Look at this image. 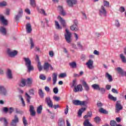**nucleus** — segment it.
Here are the masks:
<instances>
[{
  "label": "nucleus",
  "mask_w": 126,
  "mask_h": 126,
  "mask_svg": "<svg viewBox=\"0 0 126 126\" xmlns=\"http://www.w3.org/2000/svg\"><path fill=\"white\" fill-rule=\"evenodd\" d=\"M65 33H64V37L66 42L68 43V44L70 43L72 41V38H71V32H69L68 29H66L65 30Z\"/></svg>",
  "instance_id": "nucleus-2"
},
{
  "label": "nucleus",
  "mask_w": 126,
  "mask_h": 126,
  "mask_svg": "<svg viewBox=\"0 0 126 126\" xmlns=\"http://www.w3.org/2000/svg\"><path fill=\"white\" fill-rule=\"evenodd\" d=\"M18 123H19V118H18L17 115H15L14 119H13L11 122L10 126H16Z\"/></svg>",
  "instance_id": "nucleus-9"
},
{
  "label": "nucleus",
  "mask_w": 126,
  "mask_h": 126,
  "mask_svg": "<svg viewBox=\"0 0 126 126\" xmlns=\"http://www.w3.org/2000/svg\"><path fill=\"white\" fill-rule=\"evenodd\" d=\"M24 61L25 62V64L27 68L28 72H31L34 70V66L32 65L31 60L29 58H24Z\"/></svg>",
  "instance_id": "nucleus-1"
},
{
  "label": "nucleus",
  "mask_w": 126,
  "mask_h": 126,
  "mask_svg": "<svg viewBox=\"0 0 126 126\" xmlns=\"http://www.w3.org/2000/svg\"><path fill=\"white\" fill-rule=\"evenodd\" d=\"M58 10L60 11L61 14H62V15L63 16H65V15H66V13H65V11L63 9V6L59 5L58 7Z\"/></svg>",
  "instance_id": "nucleus-13"
},
{
  "label": "nucleus",
  "mask_w": 126,
  "mask_h": 126,
  "mask_svg": "<svg viewBox=\"0 0 126 126\" xmlns=\"http://www.w3.org/2000/svg\"><path fill=\"white\" fill-rule=\"evenodd\" d=\"M19 85L20 87H24L26 85V80L24 79H22Z\"/></svg>",
  "instance_id": "nucleus-29"
},
{
  "label": "nucleus",
  "mask_w": 126,
  "mask_h": 126,
  "mask_svg": "<svg viewBox=\"0 0 126 126\" xmlns=\"http://www.w3.org/2000/svg\"><path fill=\"white\" fill-rule=\"evenodd\" d=\"M72 103L73 105H75L76 106H84V107H86V106H87V104H88V102L87 101H81L79 100H73Z\"/></svg>",
  "instance_id": "nucleus-3"
},
{
  "label": "nucleus",
  "mask_w": 126,
  "mask_h": 126,
  "mask_svg": "<svg viewBox=\"0 0 126 126\" xmlns=\"http://www.w3.org/2000/svg\"><path fill=\"white\" fill-rule=\"evenodd\" d=\"M30 44H31V49H33L34 48V42H33V39L32 38H30Z\"/></svg>",
  "instance_id": "nucleus-49"
},
{
  "label": "nucleus",
  "mask_w": 126,
  "mask_h": 126,
  "mask_svg": "<svg viewBox=\"0 0 126 126\" xmlns=\"http://www.w3.org/2000/svg\"><path fill=\"white\" fill-rule=\"evenodd\" d=\"M7 54L10 58H14L16 56H17L18 52L16 50H11L9 49H7Z\"/></svg>",
  "instance_id": "nucleus-5"
},
{
  "label": "nucleus",
  "mask_w": 126,
  "mask_h": 126,
  "mask_svg": "<svg viewBox=\"0 0 126 126\" xmlns=\"http://www.w3.org/2000/svg\"><path fill=\"white\" fill-rule=\"evenodd\" d=\"M99 15L100 16H104V17H106L107 16V10L105 7L103 5H101L100 8L99 9Z\"/></svg>",
  "instance_id": "nucleus-6"
},
{
  "label": "nucleus",
  "mask_w": 126,
  "mask_h": 126,
  "mask_svg": "<svg viewBox=\"0 0 126 126\" xmlns=\"http://www.w3.org/2000/svg\"><path fill=\"white\" fill-rule=\"evenodd\" d=\"M45 101L46 104H47V106H48L49 108H53V101H52V99H51V97H46Z\"/></svg>",
  "instance_id": "nucleus-10"
},
{
  "label": "nucleus",
  "mask_w": 126,
  "mask_h": 126,
  "mask_svg": "<svg viewBox=\"0 0 126 126\" xmlns=\"http://www.w3.org/2000/svg\"><path fill=\"white\" fill-rule=\"evenodd\" d=\"M111 91L112 92H113V93H115V94H119V92H118V90H116V89H112Z\"/></svg>",
  "instance_id": "nucleus-59"
},
{
  "label": "nucleus",
  "mask_w": 126,
  "mask_h": 126,
  "mask_svg": "<svg viewBox=\"0 0 126 126\" xmlns=\"http://www.w3.org/2000/svg\"><path fill=\"white\" fill-rule=\"evenodd\" d=\"M92 117V112L89 111L88 112L87 115H85L84 119H88V118H91Z\"/></svg>",
  "instance_id": "nucleus-33"
},
{
  "label": "nucleus",
  "mask_w": 126,
  "mask_h": 126,
  "mask_svg": "<svg viewBox=\"0 0 126 126\" xmlns=\"http://www.w3.org/2000/svg\"><path fill=\"white\" fill-rule=\"evenodd\" d=\"M38 94L40 98H44V92H43V90H42V89H39L38 90Z\"/></svg>",
  "instance_id": "nucleus-38"
},
{
  "label": "nucleus",
  "mask_w": 126,
  "mask_h": 126,
  "mask_svg": "<svg viewBox=\"0 0 126 126\" xmlns=\"http://www.w3.org/2000/svg\"><path fill=\"white\" fill-rule=\"evenodd\" d=\"M0 20L1 22L3 24V25L6 26L7 25V20H6L4 19V16H0Z\"/></svg>",
  "instance_id": "nucleus-25"
},
{
  "label": "nucleus",
  "mask_w": 126,
  "mask_h": 126,
  "mask_svg": "<svg viewBox=\"0 0 126 126\" xmlns=\"http://www.w3.org/2000/svg\"><path fill=\"white\" fill-rule=\"evenodd\" d=\"M117 70L118 71L119 73H120L122 75H124L125 74V72L124 71V70L122 69L120 67H118L117 68Z\"/></svg>",
  "instance_id": "nucleus-32"
},
{
  "label": "nucleus",
  "mask_w": 126,
  "mask_h": 126,
  "mask_svg": "<svg viewBox=\"0 0 126 126\" xmlns=\"http://www.w3.org/2000/svg\"><path fill=\"white\" fill-rule=\"evenodd\" d=\"M59 126H65V123H64V120L63 118H60L58 121Z\"/></svg>",
  "instance_id": "nucleus-23"
},
{
  "label": "nucleus",
  "mask_w": 126,
  "mask_h": 126,
  "mask_svg": "<svg viewBox=\"0 0 126 126\" xmlns=\"http://www.w3.org/2000/svg\"><path fill=\"white\" fill-rule=\"evenodd\" d=\"M60 37L59 36V35L58 34H55L54 35V40H55V41H58V40H59Z\"/></svg>",
  "instance_id": "nucleus-60"
},
{
  "label": "nucleus",
  "mask_w": 126,
  "mask_h": 126,
  "mask_svg": "<svg viewBox=\"0 0 126 126\" xmlns=\"http://www.w3.org/2000/svg\"><path fill=\"white\" fill-rule=\"evenodd\" d=\"M53 99L55 100V101H60L61 100V97H58L57 96H53Z\"/></svg>",
  "instance_id": "nucleus-61"
},
{
  "label": "nucleus",
  "mask_w": 126,
  "mask_h": 126,
  "mask_svg": "<svg viewBox=\"0 0 126 126\" xmlns=\"http://www.w3.org/2000/svg\"><path fill=\"white\" fill-rule=\"evenodd\" d=\"M6 75L8 79H12L13 76L12 75V71L10 69H7L6 72Z\"/></svg>",
  "instance_id": "nucleus-11"
},
{
  "label": "nucleus",
  "mask_w": 126,
  "mask_h": 126,
  "mask_svg": "<svg viewBox=\"0 0 126 126\" xmlns=\"http://www.w3.org/2000/svg\"><path fill=\"white\" fill-rule=\"evenodd\" d=\"M105 77H107V78H108L109 82H112V81H113V77L110 74H109V73H106Z\"/></svg>",
  "instance_id": "nucleus-30"
},
{
  "label": "nucleus",
  "mask_w": 126,
  "mask_h": 126,
  "mask_svg": "<svg viewBox=\"0 0 126 126\" xmlns=\"http://www.w3.org/2000/svg\"><path fill=\"white\" fill-rule=\"evenodd\" d=\"M32 83H33V80H32V79L30 78H28L27 80V86L30 87L32 85Z\"/></svg>",
  "instance_id": "nucleus-26"
},
{
  "label": "nucleus",
  "mask_w": 126,
  "mask_h": 126,
  "mask_svg": "<svg viewBox=\"0 0 126 126\" xmlns=\"http://www.w3.org/2000/svg\"><path fill=\"white\" fill-rule=\"evenodd\" d=\"M15 111L16 114H20L21 115H23V111L18 110V108H15Z\"/></svg>",
  "instance_id": "nucleus-47"
},
{
  "label": "nucleus",
  "mask_w": 126,
  "mask_h": 126,
  "mask_svg": "<svg viewBox=\"0 0 126 126\" xmlns=\"http://www.w3.org/2000/svg\"><path fill=\"white\" fill-rule=\"evenodd\" d=\"M83 90L82 85H78L76 87L74 88V92L75 93L78 92H81Z\"/></svg>",
  "instance_id": "nucleus-21"
},
{
  "label": "nucleus",
  "mask_w": 126,
  "mask_h": 126,
  "mask_svg": "<svg viewBox=\"0 0 126 126\" xmlns=\"http://www.w3.org/2000/svg\"><path fill=\"white\" fill-rule=\"evenodd\" d=\"M67 3L68 5L72 7L74 4L77 3V0H67Z\"/></svg>",
  "instance_id": "nucleus-14"
},
{
  "label": "nucleus",
  "mask_w": 126,
  "mask_h": 126,
  "mask_svg": "<svg viewBox=\"0 0 126 126\" xmlns=\"http://www.w3.org/2000/svg\"><path fill=\"white\" fill-rule=\"evenodd\" d=\"M38 12L39 13H41V14H43V15H45L46 16L47 13H46V12L45 11V10L44 9H40L38 10Z\"/></svg>",
  "instance_id": "nucleus-44"
},
{
  "label": "nucleus",
  "mask_w": 126,
  "mask_h": 126,
  "mask_svg": "<svg viewBox=\"0 0 126 126\" xmlns=\"http://www.w3.org/2000/svg\"><path fill=\"white\" fill-rule=\"evenodd\" d=\"M70 30H71V31H74V32L78 31V30H79L78 26L76 25H74V24L72 25L70 27Z\"/></svg>",
  "instance_id": "nucleus-20"
},
{
  "label": "nucleus",
  "mask_w": 126,
  "mask_h": 126,
  "mask_svg": "<svg viewBox=\"0 0 126 126\" xmlns=\"http://www.w3.org/2000/svg\"><path fill=\"white\" fill-rule=\"evenodd\" d=\"M54 51H49V56L51 58H53V57H54Z\"/></svg>",
  "instance_id": "nucleus-64"
},
{
  "label": "nucleus",
  "mask_w": 126,
  "mask_h": 126,
  "mask_svg": "<svg viewBox=\"0 0 126 126\" xmlns=\"http://www.w3.org/2000/svg\"><path fill=\"white\" fill-rule=\"evenodd\" d=\"M26 29L27 30V33L29 34L32 32V27L31 26V24L28 23L26 25Z\"/></svg>",
  "instance_id": "nucleus-15"
},
{
  "label": "nucleus",
  "mask_w": 126,
  "mask_h": 126,
  "mask_svg": "<svg viewBox=\"0 0 126 126\" xmlns=\"http://www.w3.org/2000/svg\"><path fill=\"white\" fill-rule=\"evenodd\" d=\"M30 4L32 7H36V2L35 0H30Z\"/></svg>",
  "instance_id": "nucleus-41"
},
{
  "label": "nucleus",
  "mask_w": 126,
  "mask_h": 126,
  "mask_svg": "<svg viewBox=\"0 0 126 126\" xmlns=\"http://www.w3.org/2000/svg\"><path fill=\"white\" fill-rule=\"evenodd\" d=\"M50 64L48 63H44L43 68L44 70H46V71H49V67H50Z\"/></svg>",
  "instance_id": "nucleus-27"
},
{
  "label": "nucleus",
  "mask_w": 126,
  "mask_h": 126,
  "mask_svg": "<svg viewBox=\"0 0 126 126\" xmlns=\"http://www.w3.org/2000/svg\"><path fill=\"white\" fill-rule=\"evenodd\" d=\"M59 77H61V78H63L64 77H66V73H63L60 74Z\"/></svg>",
  "instance_id": "nucleus-53"
},
{
  "label": "nucleus",
  "mask_w": 126,
  "mask_h": 126,
  "mask_svg": "<svg viewBox=\"0 0 126 126\" xmlns=\"http://www.w3.org/2000/svg\"><path fill=\"white\" fill-rule=\"evenodd\" d=\"M37 68L39 71H42V69H43V68L42 67V65H41V63L39 62V63H38Z\"/></svg>",
  "instance_id": "nucleus-46"
},
{
  "label": "nucleus",
  "mask_w": 126,
  "mask_h": 126,
  "mask_svg": "<svg viewBox=\"0 0 126 126\" xmlns=\"http://www.w3.org/2000/svg\"><path fill=\"white\" fill-rule=\"evenodd\" d=\"M26 96H27V97H28L27 99V103H30L31 97L30 96V95H29V94H28L27 93H26Z\"/></svg>",
  "instance_id": "nucleus-48"
},
{
  "label": "nucleus",
  "mask_w": 126,
  "mask_h": 126,
  "mask_svg": "<svg viewBox=\"0 0 126 126\" xmlns=\"http://www.w3.org/2000/svg\"><path fill=\"white\" fill-rule=\"evenodd\" d=\"M82 85H83L85 90H86V91L88 92V91H89V90H90V88L89 87V86L88 85L87 83H86V82L83 81Z\"/></svg>",
  "instance_id": "nucleus-18"
},
{
  "label": "nucleus",
  "mask_w": 126,
  "mask_h": 126,
  "mask_svg": "<svg viewBox=\"0 0 126 126\" xmlns=\"http://www.w3.org/2000/svg\"><path fill=\"white\" fill-rule=\"evenodd\" d=\"M92 87H93V88L94 89V90H98V91H100L101 90V88H100V86H99V85L98 84H93L92 86Z\"/></svg>",
  "instance_id": "nucleus-31"
},
{
  "label": "nucleus",
  "mask_w": 126,
  "mask_h": 126,
  "mask_svg": "<svg viewBox=\"0 0 126 126\" xmlns=\"http://www.w3.org/2000/svg\"><path fill=\"white\" fill-rule=\"evenodd\" d=\"M53 92L55 94H58L59 93V89L58 88L56 87L53 89Z\"/></svg>",
  "instance_id": "nucleus-57"
},
{
  "label": "nucleus",
  "mask_w": 126,
  "mask_h": 126,
  "mask_svg": "<svg viewBox=\"0 0 126 126\" xmlns=\"http://www.w3.org/2000/svg\"><path fill=\"white\" fill-rule=\"evenodd\" d=\"M77 46L78 47V48H79V49H82L83 46L80 41H78L77 42Z\"/></svg>",
  "instance_id": "nucleus-54"
},
{
  "label": "nucleus",
  "mask_w": 126,
  "mask_h": 126,
  "mask_svg": "<svg viewBox=\"0 0 126 126\" xmlns=\"http://www.w3.org/2000/svg\"><path fill=\"white\" fill-rule=\"evenodd\" d=\"M69 65H70V66L71 67H72V68H76V63L74 62L70 63H69Z\"/></svg>",
  "instance_id": "nucleus-35"
},
{
  "label": "nucleus",
  "mask_w": 126,
  "mask_h": 126,
  "mask_svg": "<svg viewBox=\"0 0 126 126\" xmlns=\"http://www.w3.org/2000/svg\"><path fill=\"white\" fill-rule=\"evenodd\" d=\"M0 122H3V126H8V122L6 118H0Z\"/></svg>",
  "instance_id": "nucleus-22"
},
{
  "label": "nucleus",
  "mask_w": 126,
  "mask_h": 126,
  "mask_svg": "<svg viewBox=\"0 0 126 126\" xmlns=\"http://www.w3.org/2000/svg\"><path fill=\"white\" fill-rule=\"evenodd\" d=\"M115 26L118 28L121 26V24H120V22L119 21V20H115Z\"/></svg>",
  "instance_id": "nucleus-50"
},
{
  "label": "nucleus",
  "mask_w": 126,
  "mask_h": 126,
  "mask_svg": "<svg viewBox=\"0 0 126 126\" xmlns=\"http://www.w3.org/2000/svg\"><path fill=\"white\" fill-rule=\"evenodd\" d=\"M76 85H77V84H76V81L73 80L71 87H74V88H75V87H76Z\"/></svg>",
  "instance_id": "nucleus-63"
},
{
  "label": "nucleus",
  "mask_w": 126,
  "mask_h": 126,
  "mask_svg": "<svg viewBox=\"0 0 126 126\" xmlns=\"http://www.w3.org/2000/svg\"><path fill=\"white\" fill-rule=\"evenodd\" d=\"M119 11H120V12H125V11H126V9H125L124 6H121L119 8Z\"/></svg>",
  "instance_id": "nucleus-56"
},
{
  "label": "nucleus",
  "mask_w": 126,
  "mask_h": 126,
  "mask_svg": "<svg viewBox=\"0 0 126 126\" xmlns=\"http://www.w3.org/2000/svg\"><path fill=\"white\" fill-rule=\"evenodd\" d=\"M42 110H43V106L40 105L38 106L36 110L37 114H41L42 113Z\"/></svg>",
  "instance_id": "nucleus-34"
},
{
  "label": "nucleus",
  "mask_w": 126,
  "mask_h": 126,
  "mask_svg": "<svg viewBox=\"0 0 126 126\" xmlns=\"http://www.w3.org/2000/svg\"><path fill=\"white\" fill-rule=\"evenodd\" d=\"M108 98L110 99V100H112V101H116L117 100V97H114L111 94H108Z\"/></svg>",
  "instance_id": "nucleus-39"
},
{
  "label": "nucleus",
  "mask_w": 126,
  "mask_h": 126,
  "mask_svg": "<svg viewBox=\"0 0 126 126\" xmlns=\"http://www.w3.org/2000/svg\"><path fill=\"white\" fill-rule=\"evenodd\" d=\"M86 108H82L80 109H79L78 112V117H81L83 112H84L85 111H86Z\"/></svg>",
  "instance_id": "nucleus-28"
},
{
  "label": "nucleus",
  "mask_w": 126,
  "mask_h": 126,
  "mask_svg": "<svg viewBox=\"0 0 126 126\" xmlns=\"http://www.w3.org/2000/svg\"><path fill=\"white\" fill-rule=\"evenodd\" d=\"M120 58L121 59L123 63H126V57L124 56V54H121L120 55Z\"/></svg>",
  "instance_id": "nucleus-37"
},
{
  "label": "nucleus",
  "mask_w": 126,
  "mask_h": 126,
  "mask_svg": "<svg viewBox=\"0 0 126 126\" xmlns=\"http://www.w3.org/2000/svg\"><path fill=\"white\" fill-rule=\"evenodd\" d=\"M23 123L24 126H26L28 125V122L27 121V120H26L25 116L23 117Z\"/></svg>",
  "instance_id": "nucleus-40"
},
{
  "label": "nucleus",
  "mask_w": 126,
  "mask_h": 126,
  "mask_svg": "<svg viewBox=\"0 0 126 126\" xmlns=\"http://www.w3.org/2000/svg\"><path fill=\"white\" fill-rule=\"evenodd\" d=\"M123 107L121 104V101H117L116 106H115V112L120 113V111L123 110Z\"/></svg>",
  "instance_id": "nucleus-7"
},
{
  "label": "nucleus",
  "mask_w": 126,
  "mask_h": 126,
  "mask_svg": "<svg viewBox=\"0 0 126 126\" xmlns=\"http://www.w3.org/2000/svg\"><path fill=\"white\" fill-rule=\"evenodd\" d=\"M55 26L56 29H58V30H62V27L60 26L59 22L57 21H55Z\"/></svg>",
  "instance_id": "nucleus-36"
},
{
  "label": "nucleus",
  "mask_w": 126,
  "mask_h": 126,
  "mask_svg": "<svg viewBox=\"0 0 126 126\" xmlns=\"http://www.w3.org/2000/svg\"><path fill=\"white\" fill-rule=\"evenodd\" d=\"M0 32L2 34V35H6V29L3 26L0 27Z\"/></svg>",
  "instance_id": "nucleus-24"
},
{
  "label": "nucleus",
  "mask_w": 126,
  "mask_h": 126,
  "mask_svg": "<svg viewBox=\"0 0 126 126\" xmlns=\"http://www.w3.org/2000/svg\"><path fill=\"white\" fill-rule=\"evenodd\" d=\"M30 112L32 117H34V116H35L36 112L35 111V108L33 105L30 106Z\"/></svg>",
  "instance_id": "nucleus-17"
},
{
  "label": "nucleus",
  "mask_w": 126,
  "mask_h": 126,
  "mask_svg": "<svg viewBox=\"0 0 126 126\" xmlns=\"http://www.w3.org/2000/svg\"><path fill=\"white\" fill-rule=\"evenodd\" d=\"M0 95L1 96H7V91L2 86H0Z\"/></svg>",
  "instance_id": "nucleus-8"
},
{
  "label": "nucleus",
  "mask_w": 126,
  "mask_h": 126,
  "mask_svg": "<svg viewBox=\"0 0 126 126\" xmlns=\"http://www.w3.org/2000/svg\"><path fill=\"white\" fill-rule=\"evenodd\" d=\"M23 15V10L21 8L19 9L17 14L15 15L14 19L15 21H19V19L22 17Z\"/></svg>",
  "instance_id": "nucleus-4"
},
{
  "label": "nucleus",
  "mask_w": 126,
  "mask_h": 126,
  "mask_svg": "<svg viewBox=\"0 0 126 126\" xmlns=\"http://www.w3.org/2000/svg\"><path fill=\"white\" fill-rule=\"evenodd\" d=\"M7 3L5 1H3L1 2H0V6H6Z\"/></svg>",
  "instance_id": "nucleus-51"
},
{
  "label": "nucleus",
  "mask_w": 126,
  "mask_h": 126,
  "mask_svg": "<svg viewBox=\"0 0 126 126\" xmlns=\"http://www.w3.org/2000/svg\"><path fill=\"white\" fill-rule=\"evenodd\" d=\"M94 122L96 123V124H98V123H99L101 120V119H100V117H96L95 118H94Z\"/></svg>",
  "instance_id": "nucleus-52"
},
{
  "label": "nucleus",
  "mask_w": 126,
  "mask_h": 126,
  "mask_svg": "<svg viewBox=\"0 0 126 126\" xmlns=\"http://www.w3.org/2000/svg\"><path fill=\"white\" fill-rule=\"evenodd\" d=\"M58 19L60 20V21L63 27H66V23H65V21L63 19L61 16H59L58 17Z\"/></svg>",
  "instance_id": "nucleus-19"
},
{
  "label": "nucleus",
  "mask_w": 126,
  "mask_h": 126,
  "mask_svg": "<svg viewBox=\"0 0 126 126\" xmlns=\"http://www.w3.org/2000/svg\"><path fill=\"white\" fill-rule=\"evenodd\" d=\"M110 125L111 126H117L118 124L117 123V122L114 120H111L110 123Z\"/></svg>",
  "instance_id": "nucleus-45"
},
{
  "label": "nucleus",
  "mask_w": 126,
  "mask_h": 126,
  "mask_svg": "<svg viewBox=\"0 0 126 126\" xmlns=\"http://www.w3.org/2000/svg\"><path fill=\"white\" fill-rule=\"evenodd\" d=\"M97 107H98V108H101V107H102V106H103V103H102V102H98L96 104Z\"/></svg>",
  "instance_id": "nucleus-62"
},
{
  "label": "nucleus",
  "mask_w": 126,
  "mask_h": 126,
  "mask_svg": "<svg viewBox=\"0 0 126 126\" xmlns=\"http://www.w3.org/2000/svg\"><path fill=\"white\" fill-rule=\"evenodd\" d=\"M40 79H41V80H46V76L43 74H41L39 76Z\"/></svg>",
  "instance_id": "nucleus-55"
},
{
  "label": "nucleus",
  "mask_w": 126,
  "mask_h": 126,
  "mask_svg": "<svg viewBox=\"0 0 126 126\" xmlns=\"http://www.w3.org/2000/svg\"><path fill=\"white\" fill-rule=\"evenodd\" d=\"M99 111L100 112V113H101L102 114H108V111L104 109V108H101L100 109H99Z\"/></svg>",
  "instance_id": "nucleus-42"
},
{
  "label": "nucleus",
  "mask_w": 126,
  "mask_h": 126,
  "mask_svg": "<svg viewBox=\"0 0 126 126\" xmlns=\"http://www.w3.org/2000/svg\"><path fill=\"white\" fill-rule=\"evenodd\" d=\"M103 6L106 7H109L110 6V3L109 1L106 0H103Z\"/></svg>",
  "instance_id": "nucleus-43"
},
{
  "label": "nucleus",
  "mask_w": 126,
  "mask_h": 126,
  "mask_svg": "<svg viewBox=\"0 0 126 126\" xmlns=\"http://www.w3.org/2000/svg\"><path fill=\"white\" fill-rule=\"evenodd\" d=\"M52 80L53 81V85L57 83L58 80V73H53L52 74Z\"/></svg>",
  "instance_id": "nucleus-16"
},
{
  "label": "nucleus",
  "mask_w": 126,
  "mask_h": 126,
  "mask_svg": "<svg viewBox=\"0 0 126 126\" xmlns=\"http://www.w3.org/2000/svg\"><path fill=\"white\" fill-rule=\"evenodd\" d=\"M9 110V114H12V112L14 111V108H13V107H10Z\"/></svg>",
  "instance_id": "nucleus-58"
},
{
  "label": "nucleus",
  "mask_w": 126,
  "mask_h": 126,
  "mask_svg": "<svg viewBox=\"0 0 126 126\" xmlns=\"http://www.w3.org/2000/svg\"><path fill=\"white\" fill-rule=\"evenodd\" d=\"M93 61L91 60H89L88 62L86 63V64L89 68V69H93V68H94V66H93Z\"/></svg>",
  "instance_id": "nucleus-12"
}]
</instances>
